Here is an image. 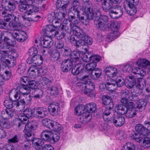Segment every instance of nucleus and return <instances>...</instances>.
<instances>
[{
	"instance_id": "obj_38",
	"label": "nucleus",
	"mask_w": 150,
	"mask_h": 150,
	"mask_svg": "<svg viewBox=\"0 0 150 150\" xmlns=\"http://www.w3.org/2000/svg\"><path fill=\"white\" fill-rule=\"evenodd\" d=\"M95 70L91 72V78L94 80L98 79L102 74V71L100 69L96 68Z\"/></svg>"
},
{
	"instance_id": "obj_63",
	"label": "nucleus",
	"mask_w": 150,
	"mask_h": 150,
	"mask_svg": "<svg viewBox=\"0 0 150 150\" xmlns=\"http://www.w3.org/2000/svg\"><path fill=\"white\" fill-rule=\"evenodd\" d=\"M124 146L126 150H135V145L131 142H127L125 144Z\"/></svg>"
},
{
	"instance_id": "obj_20",
	"label": "nucleus",
	"mask_w": 150,
	"mask_h": 150,
	"mask_svg": "<svg viewBox=\"0 0 150 150\" xmlns=\"http://www.w3.org/2000/svg\"><path fill=\"white\" fill-rule=\"evenodd\" d=\"M36 57H30L26 60L28 64L33 63L38 66L40 65L43 62V58L41 56H37Z\"/></svg>"
},
{
	"instance_id": "obj_57",
	"label": "nucleus",
	"mask_w": 150,
	"mask_h": 150,
	"mask_svg": "<svg viewBox=\"0 0 150 150\" xmlns=\"http://www.w3.org/2000/svg\"><path fill=\"white\" fill-rule=\"evenodd\" d=\"M31 100V96L29 95L26 96L25 98L19 101L22 104V105H27L30 103Z\"/></svg>"
},
{
	"instance_id": "obj_26",
	"label": "nucleus",
	"mask_w": 150,
	"mask_h": 150,
	"mask_svg": "<svg viewBox=\"0 0 150 150\" xmlns=\"http://www.w3.org/2000/svg\"><path fill=\"white\" fill-rule=\"evenodd\" d=\"M82 105H79L77 106L76 107H75L74 109L75 112L76 114L77 115L81 116V115H83L84 114H86V115H85L84 118L88 117V116L90 117H91V119H92V115L91 113L87 112L84 110H82L81 108H82Z\"/></svg>"
},
{
	"instance_id": "obj_33",
	"label": "nucleus",
	"mask_w": 150,
	"mask_h": 150,
	"mask_svg": "<svg viewBox=\"0 0 150 150\" xmlns=\"http://www.w3.org/2000/svg\"><path fill=\"white\" fill-rule=\"evenodd\" d=\"M23 115L29 118H33L36 115L35 108L31 109L30 108H26L23 111Z\"/></svg>"
},
{
	"instance_id": "obj_62",
	"label": "nucleus",
	"mask_w": 150,
	"mask_h": 150,
	"mask_svg": "<svg viewBox=\"0 0 150 150\" xmlns=\"http://www.w3.org/2000/svg\"><path fill=\"white\" fill-rule=\"evenodd\" d=\"M85 115H86L85 114L83 115H81V116L80 117V121L83 124H86L89 122L91 120V117H88L86 118H84Z\"/></svg>"
},
{
	"instance_id": "obj_39",
	"label": "nucleus",
	"mask_w": 150,
	"mask_h": 150,
	"mask_svg": "<svg viewBox=\"0 0 150 150\" xmlns=\"http://www.w3.org/2000/svg\"><path fill=\"white\" fill-rule=\"evenodd\" d=\"M73 32L75 35L81 40H83L87 36L82 30L79 29H75Z\"/></svg>"
},
{
	"instance_id": "obj_28",
	"label": "nucleus",
	"mask_w": 150,
	"mask_h": 150,
	"mask_svg": "<svg viewBox=\"0 0 150 150\" xmlns=\"http://www.w3.org/2000/svg\"><path fill=\"white\" fill-rule=\"evenodd\" d=\"M102 102L105 108L112 109L114 104L112 99L108 96H105L102 99Z\"/></svg>"
},
{
	"instance_id": "obj_13",
	"label": "nucleus",
	"mask_w": 150,
	"mask_h": 150,
	"mask_svg": "<svg viewBox=\"0 0 150 150\" xmlns=\"http://www.w3.org/2000/svg\"><path fill=\"white\" fill-rule=\"evenodd\" d=\"M83 88H84V91L85 94L90 97H92L94 96L93 90L95 86L94 84L91 80L86 84L83 85Z\"/></svg>"
},
{
	"instance_id": "obj_61",
	"label": "nucleus",
	"mask_w": 150,
	"mask_h": 150,
	"mask_svg": "<svg viewBox=\"0 0 150 150\" xmlns=\"http://www.w3.org/2000/svg\"><path fill=\"white\" fill-rule=\"evenodd\" d=\"M146 103L145 99H141L138 103L137 108L139 109H144L146 104Z\"/></svg>"
},
{
	"instance_id": "obj_44",
	"label": "nucleus",
	"mask_w": 150,
	"mask_h": 150,
	"mask_svg": "<svg viewBox=\"0 0 150 150\" xmlns=\"http://www.w3.org/2000/svg\"><path fill=\"white\" fill-rule=\"evenodd\" d=\"M60 54L59 51L57 50H54L51 54V60L53 62L59 60L61 61V59L60 58Z\"/></svg>"
},
{
	"instance_id": "obj_10",
	"label": "nucleus",
	"mask_w": 150,
	"mask_h": 150,
	"mask_svg": "<svg viewBox=\"0 0 150 150\" xmlns=\"http://www.w3.org/2000/svg\"><path fill=\"white\" fill-rule=\"evenodd\" d=\"M123 10L122 8L120 6H114L113 8L109 12L110 17L114 19H118L123 15Z\"/></svg>"
},
{
	"instance_id": "obj_35",
	"label": "nucleus",
	"mask_w": 150,
	"mask_h": 150,
	"mask_svg": "<svg viewBox=\"0 0 150 150\" xmlns=\"http://www.w3.org/2000/svg\"><path fill=\"white\" fill-rule=\"evenodd\" d=\"M84 110L88 113L94 112L96 110V105L94 103H91L83 106Z\"/></svg>"
},
{
	"instance_id": "obj_7",
	"label": "nucleus",
	"mask_w": 150,
	"mask_h": 150,
	"mask_svg": "<svg viewBox=\"0 0 150 150\" xmlns=\"http://www.w3.org/2000/svg\"><path fill=\"white\" fill-rule=\"evenodd\" d=\"M87 5L86 7H82V9L84 11L83 12H80L77 17L79 21L83 24L86 25V21L87 20H92V17L91 13H89L90 9H88L87 7Z\"/></svg>"
},
{
	"instance_id": "obj_47",
	"label": "nucleus",
	"mask_w": 150,
	"mask_h": 150,
	"mask_svg": "<svg viewBox=\"0 0 150 150\" xmlns=\"http://www.w3.org/2000/svg\"><path fill=\"white\" fill-rule=\"evenodd\" d=\"M137 64L144 68H147L150 65V62L145 59H141L140 60L139 62H138Z\"/></svg>"
},
{
	"instance_id": "obj_4",
	"label": "nucleus",
	"mask_w": 150,
	"mask_h": 150,
	"mask_svg": "<svg viewBox=\"0 0 150 150\" xmlns=\"http://www.w3.org/2000/svg\"><path fill=\"white\" fill-rule=\"evenodd\" d=\"M135 129L138 133L134 132L131 134V137L137 142H140L142 141V139L140 137L141 136H145L150 135V130H148V129L142 125H137L135 127Z\"/></svg>"
},
{
	"instance_id": "obj_53",
	"label": "nucleus",
	"mask_w": 150,
	"mask_h": 150,
	"mask_svg": "<svg viewBox=\"0 0 150 150\" xmlns=\"http://www.w3.org/2000/svg\"><path fill=\"white\" fill-rule=\"evenodd\" d=\"M133 73L135 74H137L141 76H144L146 75V72L143 69L138 67H135L133 69Z\"/></svg>"
},
{
	"instance_id": "obj_31",
	"label": "nucleus",
	"mask_w": 150,
	"mask_h": 150,
	"mask_svg": "<svg viewBox=\"0 0 150 150\" xmlns=\"http://www.w3.org/2000/svg\"><path fill=\"white\" fill-rule=\"evenodd\" d=\"M121 103L124 104L126 108V110L135 109L134 103L130 101L126 98H122L121 100Z\"/></svg>"
},
{
	"instance_id": "obj_60",
	"label": "nucleus",
	"mask_w": 150,
	"mask_h": 150,
	"mask_svg": "<svg viewBox=\"0 0 150 150\" xmlns=\"http://www.w3.org/2000/svg\"><path fill=\"white\" fill-rule=\"evenodd\" d=\"M37 65H31L28 71H30L31 72H34L36 73V72L38 73H41V72H42V69H39L37 68Z\"/></svg>"
},
{
	"instance_id": "obj_46",
	"label": "nucleus",
	"mask_w": 150,
	"mask_h": 150,
	"mask_svg": "<svg viewBox=\"0 0 150 150\" xmlns=\"http://www.w3.org/2000/svg\"><path fill=\"white\" fill-rule=\"evenodd\" d=\"M105 109L104 112L103 113V117L105 121L108 122L110 121L109 120L111 119V117L109 118L108 116L111 113L112 109L107 108H105Z\"/></svg>"
},
{
	"instance_id": "obj_50",
	"label": "nucleus",
	"mask_w": 150,
	"mask_h": 150,
	"mask_svg": "<svg viewBox=\"0 0 150 150\" xmlns=\"http://www.w3.org/2000/svg\"><path fill=\"white\" fill-rule=\"evenodd\" d=\"M51 142L54 143L57 142L59 139L60 132L52 131Z\"/></svg>"
},
{
	"instance_id": "obj_49",
	"label": "nucleus",
	"mask_w": 150,
	"mask_h": 150,
	"mask_svg": "<svg viewBox=\"0 0 150 150\" xmlns=\"http://www.w3.org/2000/svg\"><path fill=\"white\" fill-rule=\"evenodd\" d=\"M4 44H6L7 46H13L15 43V41L12 40L9 38L4 37L3 40L2 41Z\"/></svg>"
},
{
	"instance_id": "obj_40",
	"label": "nucleus",
	"mask_w": 150,
	"mask_h": 150,
	"mask_svg": "<svg viewBox=\"0 0 150 150\" xmlns=\"http://www.w3.org/2000/svg\"><path fill=\"white\" fill-rule=\"evenodd\" d=\"M81 54V52L79 51H73L70 57L72 61V62H76L79 61L80 58Z\"/></svg>"
},
{
	"instance_id": "obj_19",
	"label": "nucleus",
	"mask_w": 150,
	"mask_h": 150,
	"mask_svg": "<svg viewBox=\"0 0 150 150\" xmlns=\"http://www.w3.org/2000/svg\"><path fill=\"white\" fill-rule=\"evenodd\" d=\"M61 69L64 72H67L69 71L72 67L73 64L71 60L69 59H65L61 63Z\"/></svg>"
},
{
	"instance_id": "obj_41",
	"label": "nucleus",
	"mask_w": 150,
	"mask_h": 150,
	"mask_svg": "<svg viewBox=\"0 0 150 150\" xmlns=\"http://www.w3.org/2000/svg\"><path fill=\"white\" fill-rule=\"evenodd\" d=\"M71 0H57L56 7L59 6L67 9Z\"/></svg>"
},
{
	"instance_id": "obj_59",
	"label": "nucleus",
	"mask_w": 150,
	"mask_h": 150,
	"mask_svg": "<svg viewBox=\"0 0 150 150\" xmlns=\"http://www.w3.org/2000/svg\"><path fill=\"white\" fill-rule=\"evenodd\" d=\"M48 89L52 95H56L58 94V90L57 87L55 86H48Z\"/></svg>"
},
{
	"instance_id": "obj_24",
	"label": "nucleus",
	"mask_w": 150,
	"mask_h": 150,
	"mask_svg": "<svg viewBox=\"0 0 150 150\" xmlns=\"http://www.w3.org/2000/svg\"><path fill=\"white\" fill-rule=\"evenodd\" d=\"M24 94L20 90L15 88L11 89L9 92V98L11 99L12 97L13 96L14 98L17 100H18L21 98V96Z\"/></svg>"
},
{
	"instance_id": "obj_64",
	"label": "nucleus",
	"mask_w": 150,
	"mask_h": 150,
	"mask_svg": "<svg viewBox=\"0 0 150 150\" xmlns=\"http://www.w3.org/2000/svg\"><path fill=\"white\" fill-rule=\"evenodd\" d=\"M26 68L25 64H21L18 66L17 70L18 72L21 75L23 74L25 71Z\"/></svg>"
},
{
	"instance_id": "obj_23",
	"label": "nucleus",
	"mask_w": 150,
	"mask_h": 150,
	"mask_svg": "<svg viewBox=\"0 0 150 150\" xmlns=\"http://www.w3.org/2000/svg\"><path fill=\"white\" fill-rule=\"evenodd\" d=\"M85 64L83 63H80L75 65V67H73L71 70L72 74L74 75L81 74L83 72L84 69Z\"/></svg>"
},
{
	"instance_id": "obj_22",
	"label": "nucleus",
	"mask_w": 150,
	"mask_h": 150,
	"mask_svg": "<svg viewBox=\"0 0 150 150\" xmlns=\"http://www.w3.org/2000/svg\"><path fill=\"white\" fill-rule=\"evenodd\" d=\"M96 1L97 2H101L103 9L105 12H108L113 7L112 2L110 0L108 1L106 0H96Z\"/></svg>"
},
{
	"instance_id": "obj_9",
	"label": "nucleus",
	"mask_w": 150,
	"mask_h": 150,
	"mask_svg": "<svg viewBox=\"0 0 150 150\" xmlns=\"http://www.w3.org/2000/svg\"><path fill=\"white\" fill-rule=\"evenodd\" d=\"M18 118L19 119H17L15 121V125H16L17 129L20 131L24 127H25V125L30 122H28V118H29L23 115V113L20 115L18 116Z\"/></svg>"
},
{
	"instance_id": "obj_36",
	"label": "nucleus",
	"mask_w": 150,
	"mask_h": 150,
	"mask_svg": "<svg viewBox=\"0 0 150 150\" xmlns=\"http://www.w3.org/2000/svg\"><path fill=\"white\" fill-rule=\"evenodd\" d=\"M48 39L43 38V39L41 41V44L44 47L50 48L53 45V42L52 38L49 37H48Z\"/></svg>"
},
{
	"instance_id": "obj_11",
	"label": "nucleus",
	"mask_w": 150,
	"mask_h": 150,
	"mask_svg": "<svg viewBox=\"0 0 150 150\" xmlns=\"http://www.w3.org/2000/svg\"><path fill=\"white\" fill-rule=\"evenodd\" d=\"M87 7L88 9H90L89 13H91V15L92 17V20L94 18V21H97L99 20L100 17L101 16V12L97 8H95L94 4L87 5Z\"/></svg>"
},
{
	"instance_id": "obj_43",
	"label": "nucleus",
	"mask_w": 150,
	"mask_h": 150,
	"mask_svg": "<svg viewBox=\"0 0 150 150\" xmlns=\"http://www.w3.org/2000/svg\"><path fill=\"white\" fill-rule=\"evenodd\" d=\"M96 61L93 60L92 62L87 64L85 67L86 69L89 72H91L95 70L97 66V62Z\"/></svg>"
},
{
	"instance_id": "obj_25",
	"label": "nucleus",
	"mask_w": 150,
	"mask_h": 150,
	"mask_svg": "<svg viewBox=\"0 0 150 150\" xmlns=\"http://www.w3.org/2000/svg\"><path fill=\"white\" fill-rule=\"evenodd\" d=\"M56 8L59 9V11L58 13H55L56 18L58 20H61L66 16L67 12V9L60 6L56 7Z\"/></svg>"
},
{
	"instance_id": "obj_15",
	"label": "nucleus",
	"mask_w": 150,
	"mask_h": 150,
	"mask_svg": "<svg viewBox=\"0 0 150 150\" xmlns=\"http://www.w3.org/2000/svg\"><path fill=\"white\" fill-rule=\"evenodd\" d=\"M2 7L6 11H13L16 8V5L13 0H2Z\"/></svg>"
},
{
	"instance_id": "obj_2",
	"label": "nucleus",
	"mask_w": 150,
	"mask_h": 150,
	"mask_svg": "<svg viewBox=\"0 0 150 150\" xmlns=\"http://www.w3.org/2000/svg\"><path fill=\"white\" fill-rule=\"evenodd\" d=\"M0 15L3 17L4 20L10 21L8 24L10 30H18L21 28V23L19 18L13 14H9L3 11H0Z\"/></svg>"
},
{
	"instance_id": "obj_34",
	"label": "nucleus",
	"mask_w": 150,
	"mask_h": 150,
	"mask_svg": "<svg viewBox=\"0 0 150 150\" xmlns=\"http://www.w3.org/2000/svg\"><path fill=\"white\" fill-rule=\"evenodd\" d=\"M43 93L42 90L37 88L32 91L33 98L36 99H40L43 97Z\"/></svg>"
},
{
	"instance_id": "obj_32",
	"label": "nucleus",
	"mask_w": 150,
	"mask_h": 150,
	"mask_svg": "<svg viewBox=\"0 0 150 150\" xmlns=\"http://www.w3.org/2000/svg\"><path fill=\"white\" fill-rule=\"evenodd\" d=\"M80 12L78 10L77 8L71 7L68 12L69 19H70V20L73 21L76 18L75 15H76L77 16Z\"/></svg>"
},
{
	"instance_id": "obj_1",
	"label": "nucleus",
	"mask_w": 150,
	"mask_h": 150,
	"mask_svg": "<svg viewBox=\"0 0 150 150\" xmlns=\"http://www.w3.org/2000/svg\"><path fill=\"white\" fill-rule=\"evenodd\" d=\"M38 123L35 120L32 121L25 125L24 137L27 140L31 141L33 146L36 149L41 150L44 145L43 142L40 139L35 138H32L33 131L35 130L38 126Z\"/></svg>"
},
{
	"instance_id": "obj_14",
	"label": "nucleus",
	"mask_w": 150,
	"mask_h": 150,
	"mask_svg": "<svg viewBox=\"0 0 150 150\" xmlns=\"http://www.w3.org/2000/svg\"><path fill=\"white\" fill-rule=\"evenodd\" d=\"M82 58L83 61L85 62H88L92 60L98 62L102 59L100 56L96 54L93 55L91 52L84 54L83 55Z\"/></svg>"
},
{
	"instance_id": "obj_3",
	"label": "nucleus",
	"mask_w": 150,
	"mask_h": 150,
	"mask_svg": "<svg viewBox=\"0 0 150 150\" xmlns=\"http://www.w3.org/2000/svg\"><path fill=\"white\" fill-rule=\"evenodd\" d=\"M145 83L144 79L137 78L134 76H127L125 85L128 88H131L135 86L137 90H142Z\"/></svg>"
},
{
	"instance_id": "obj_37",
	"label": "nucleus",
	"mask_w": 150,
	"mask_h": 150,
	"mask_svg": "<svg viewBox=\"0 0 150 150\" xmlns=\"http://www.w3.org/2000/svg\"><path fill=\"white\" fill-rule=\"evenodd\" d=\"M42 125L45 127L52 129L54 123H56V122L52 121L49 119L45 118L42 120Z\"/></svg>"
},
{
	"instance_id": "obj_16",
	"label": "nucleus",
	"mask_w": 150,
	"mask_h": 150,
	"mask_svg": "<svg viewBox=\"0 0 150 150\" xmlns=\"http://www.w3.org/2000/svg\"><path fill=\"white\" fill-rule=\"evenodd\" d=\"M21 28L18 30H16V32L14 33L13 38L19 42H23L27 39V34L24 31L21 30Z\"/></svg>"
},
{
	"instance_id": "obj_54",
	"label": "nucleus",
	"mask_w": 150,
	"mask_h": 150,
	"mask_svg": "<svg viewBox=\"0 0 150 150\" xmlns=\"http://www.w3.org/2000/svg\"><path fill=\"white\" fill-rule=\"evenodd\" d=\"M28 53L30 57H36L37 56H41L38 54V51L36 48L35 47H32L30 48L28 51Z\"/></svg>"
},
{
	"instance_id": "obj_58",
	"label": "nucleus",
	"mask_w": 150,
	"mask_h": 150,
	"mask_svg": "<svg viewBox=\"0 0 150 150\" xmlns=\"http://www.w3.org/2000/svg\"><path fill=\"white\" fill-rule=\"evenodd\" d=\"M94 22L98 29L102 30L104 29L105 23L104 22L98 20L97 21H94Z\"/></svg>"
},
{
	"instance_id": "obj_5",
	"label": "nucleus",
	"mask_w": 150,
	"mask_h": 150,
	"mask_svg": "<svg viewBox=\"0 0 150 150\" xmlns=\"http://www.w3.org/2000/svg\"><path fill=\"white\" fill-rule=\"evenodd\" d=\"M12 103V98L11 100H5L4 102L5 106L8 109L3 110L1 112V115L4 119H8L11 118L15 114L14 110H10L13 108Z\"/></svg>"
},
{
	"instance_id": "obj_42",
	"label": "nucleus",
	"mask_w": 150,
	"mask_h": 150,
	"mask_svg": "<svg viewBox=\"0 0 150 150\" xmlns=\"http://www.w3.org/2000/svg\"><path fill=\"white\" fill-rule=\"evenodd\" d=\"M33 4H30V5H28V9L27 11L25 13V15H29L31 14V13L34 12H38L39 8L37 7L32 5Z\"/></svg>"
},
{
	"instance_id": "obj_17",
	"label": "nucleus",
	"mask_w": 150,
	"mask_h": 150,
	"mask_svg": "<svg viewBox=\"0 0 150 150\" xmlns=\"http://www.w3.org/2000/svg\"><path fill=\"white\" fill-rule=\"evenodd\" d=\"M48 110L50 113L53 116L58 115L60 110L59 104L56 102L50 103L48 107Z\"/></svg>"
},
{
	"instance_id": "obj_55",
	"label": "nucleus",
	"mask_w": 150,
	"mask_h": 150,
	"mask_svg": "<svg viewBox=\"0 0 150 150\" xmlns=\"http://www.w3.org/2000/svg\"><path fill=\"white\" fill-rule=\"evenodd\" d=\"M47 20L48 22L50 23H51L52 24H54V22H56L57 19L56 18L55 13L52 12L49 13L48 15Z\"/></svg>"
},
{
	"instance_id": "obj_30",
	"label": "nucleus",
	"mask_w": 150,
	"mask_h": 150,
	"mask_svg": "<svg viewBox=\"0 0 150 150\" xmlns=\"http://www.w3.org/2000/svg\"><path fill=\"white\" fill-rule=\"evenodd\" d=\"M34 2V1L33 0H26L24 2H22L18 6V9L20 11L22 12H23L26 10L27 11L28 5L33 3Z\"/></svg>"
},
{
	"instance_id": "obj_12",
	"label": "nucleus",
	"mask_w": 150,
	"mask_h": 150,
	"mask_svg": "<svg viewBox=\"0 0 150 150\" xmlns=\"http://www.w3.org/2000/svg\"><path fill=\"white\" fill-rule=\"evenodd\" d=\"M125 120L123 116L115 114L113 116L111 117V119L109 120L110 122L113 123L115 126L120 127L124 124Z\"/></svg>"
},
{
	"instance_id": "obj_27",
	"label": "nucleus",
	"mask_w": 150,
	"mask_h": 150,
	"mask_svg": "<svg viewBox=\"0 0 150 150\" xmlns=\"http://www.w3.org/2000/svg\"><path fill=\"white\" fill-rule=\"evenodd\" d=\"M52 131L46 129L43 130L41 133L40 137L44 141L51 142Z\"/></svg>"
},
{
	"instance_id": "obj_48",
	"label": "nucleus",
	"mask_w": 150,
	"mask_h": 150,
	"mask_svg": "<svg viewBox=\"0 0 150 150\" xmlns=\"http://www.w3.org/2000/svg\"><path fill=\"white\" fill-rule=\"evenodd\" d=\"M72 52L71 49L68 47L64 46L62 50V53L63 55L66 57H70Z\"/></svg>"
},
{
	"instance_id": "obj_52",
	"label": "nucleus",
	"mask_w": 150,
	"mask_h": 150,
	"mask_svg": "<svg viewBox=\"0 0 150 150\" xmlns=\"http://www.w3.org/2000/svg\"><path fill=\"white\" fill-rule=\"evenodd\" d=\"M115 83L116 85L119 87H122L125 83L124 79L121 76H119L117 79H116Z\"/></svg>"
},
{
	"instance_id": "obj_51",
	"label": "nucleus",
	"mask_w": 150,
	"mask_h": 150,
	"mask_svg": "<svg viewBox=\"0 0 150 150\" xmlns=\"http://www.w3.org/2000/svg\"><path fill=\"white\" fill-rule=\"evenodd\" d=\"M105 87L109 91H112L115 89L116 87L115 83L112 82H107L105 85Z\"/></svg>"
},
{
	"instance_id": "obj_18",
	"label": "nucleus",
	"mask_w": 150,
	"mask_h": 150,
	"mask_svg": "<svg viewBox=\"0 0 150 150\" xmlns=\"http://www.w3.org/2000/svg\"><path fill=\"white\" fill-rule=\"evenodd\" d=\"M44 33V35L47 37L51 36L50 35L52 33V35L55 36L58 33V31L55 29L52 24V25H47L43 29Z\"/></svg>"
},
{
	"instance_id": "obj_6",
	"label": "nucleus",
	"mask_w": 150,
	"mask_h": 150,
	"mask_svg": "<svg viewBox=\"0 0 150 150\" xmlns=\"http://www.w3.org/2000/svg\"><path fill=\"white\" fill-rule=\"evenodd\" d=\"M136 2L134 0H125L124 1V8L126 12L129 15H133L137 12V10L135 6L139 4V0H138V1Z\"/></svg>"
},
{
	"instance_id": "obj_56",
	"label": "nucleus",
	"mask_w": 150,
	"mask_h": 150,
	"mask_svg": "<svg viewBox=\"0 0 150 150\" xmlns=\"http://www.w3.org/2000/svg\"><path fill=\"white\" fill-rule=\"evenodd\" d=\"M126 117L131 118L134 117L136 115V111L135 109L127 110L125 113Z\"/></svg>"
},
{
	"instance_id": "obj_21",
	"label": "nucleus",
	"mask_w": 150,
	"mask_h": 150,
	"mask_svg": "<svg viewBox=\"0 0 150 150\" xmlns=\"http://www.w3.org/2000/svg\"><path fill=\"white\" fill-rule=\"evenodd\" d=\"M35 111L36 114L35 117L39 118L42 119L48 115L47 108L43 107L35 108Z\"/></svg>"
},
{
	"instance_id": "obj_8",
	"label": "nucleus",
	"mask_w": 150,
	"mask_h": 150,
	"mask_svg": "<svg viewBox=\"0 0 150 150\" xmlns=\"http://www.w3.org/2000/svg\"><path fill=\"white\" fill-rule=\"evenodd\" d=\"M119 27L120 25L118 24H111L110 25L111 32L107 36L108 39L112 41L119 36L120 33L118 31Z\"/></svg>"
},
{
	"instance_id": "obj_29",
	"label": "nucleus",
	"mask_w": 150,
	"mask_h": 150,
	"mask_svg": "<svg viewBox=\"0 0 150 150\" xmlns=\"http://www.w3.org/2000/svg\"><path fill=\"white\" fill-rule=\"evenodd\" d=\"M126 108L124 104L117 105L115 108V112L116 115H121L125 114Z\"/></svg>"
},
{
	"instance_id": "obj_45",
	"label": "nucleus",
	"mask_w": 150,
	"mask_h": 150,
	"mask_svg": "<svg viewBox=\"0 0 150 150\" xmlns=\"http://www.w3.org/2000/svg\"><path fill=\"white\" fill-rule=\"evenodd\" d=\"M38 82L40 84L44 86H50L52 84V81L49 79L45 77H40L39 79Z\"/></svg>"
}]
</instances>
